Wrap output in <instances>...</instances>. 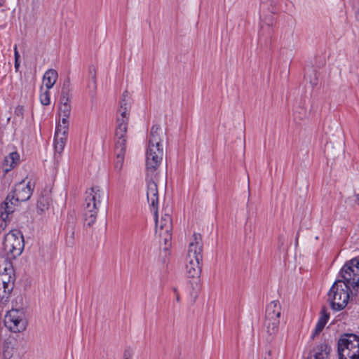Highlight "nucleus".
<instances>
[{
	"mask_svg": "<svg viewBox=\"0 0 359 359\" xmlns=\"http://www.w3.org/2000/svg\"><path fill=\"white\" fill-rule=\"evenodd\" d=\"M60 102L59 105V116H70L71 114V98L72 95L69 90L63 87L61 93Z\"/></svg>",
	"mask_w": 359,
	"mask_h": 359,
	"instance_id": "14",
	"label": "nucleus"
},
{
	"mask_svg": "<svg viewBox=\"0 0 359 359\" xmlns=\"http://www.w3.org/2000/svg\"><path fill=\"white\" fill-rule=\"evenodd\" d=\"M279 324V318H265L264 326L267 334L269 336H274L278 332Z\"/></svg>",
	"mask_w": 359,
	"mask_h": 359,
	"instance_id": "22",
	"label": "nucleus"
},
{
	"mask_svg": "<svg viewBox=\"0 0 359 359\" xmlns=\"http://www.w3.org/2000/svg\"><path fill=\"white\" fill-rule=\"evenodd\" d=\"M158 173L146 174L147 198L153 208L154 215L158 214V194L157 188Z\"/></svg>",
	"mask_w": 359,
	"mask_h": 359,
	"instance_id": "10",
	"label": "nucleus"
},
{
	"mask_svg": "<svg viewBox=\"0 0 359 359\" xmlns=\"http://www.w3.org/2000/svg\"><path fill=\"white\" fill-rule=\"evenodd\" d=\"M321 314L322 316L316 326L313 337L316 334H318L323 330L329 318V313L327 312L326 309L325 307L323 308L321 311Z\"/></svg>",
	"mask_w": 359,
	"mask_h": 359,
	"instance_id": "23",
	"label": "nucleus"
},
{
	"mask_svg": "<svg viewBox=\"0 0 359 359\" xmlns=\"http://www.w3.org/2000/svg\"><path fill=\"white\" fill-rule=\"evenodd\" d=\"M69 116H59V121L56 126V130L62 132H67L68 133L69 130Z\"/></svg>",
	"mask_w": 359,
	"mask_h": 359,
	"instance_id": "25",
	"label": "nucleus"
},
{
	"mask_svg": "<svg viewBox=\"0 0 359 359\" xmlns=\"http://www.w3.org/2000/svg\"><path fill=\"white\" fill-rule=\"evenodd\" d=\"M22 309V311H25V305L24 304V299L22 296H18L15 301L13 302V308L12 309Z\"/></svg>",
	"mask_w": 359,
	"mask_h": 359,
	"instance_id": "30",
	"label": "nucleus"
},
{
	"mask_svg": "<svg viewBox=\"0 0 359 359\" xmlns=\"http://www.w3.org/2000/svg\"><path fill=\"white\" fill-rule=\"evenodd\" d=\"M15 211L13 205H8V203H3L0 206V233L4 231L11 222L10 215Z\"/></svg>",
	"mask_w": 359,
	"mask_h": 359,
	"instance_id": "16",
	"label": "nucleus"
},
{
	"mask_svg": "<svg viewBox=\"0 0 359 359\" xmlns=\"http://www.w3.org/2000/svg\"><path fill=\"white\" fill-rule=\"evenodd\" d=\"M164 155L163 147H148L146 152V170L149 175L157 173Z\"/></svg>",
	"mask_w": 359,
	"mask_h": 359,
	"instance_id": "9",
	"label": "nucleus"
},
{
	"mask_svg": "<svg viewBox=\"0 0 359 359\" xmlns=\"http://www.w3.org/2000/svg\"><path fill=\"white\" fill-rule=\"evenodd\" d=\"M203 259V241L200 233H194L189 245L186 259V272L189 278H199Z\"/></svg>",
	"mask_w": 359,
	"mask_h": 359,
	"instance_id": "2",
	"label": "nucleus"
},
{
	"mask_svg": "<svg viewBox=\"0 0 359 359\" xmlns=\"http://www.w3.org/2000/svg\"><path fill=\"white\" fill-rule=\"evenodd\" d=\"M0 290V300L1 303L6 304L9 298L11 292L14 287V280H8V282L3 283Z\"/></svg>",
	"mask_w": 359,
	"mask_h": 359,
	"instance_id": "20",
	"label": "nucleus"
},
{
	"mask_svg": "<svg viewBox=\"0 0 359 359\" xmlns=\"http://www.w3.org/2000/svg\"><path fill=\"white\" fill-rule=\"evenodd\" d=\"M34 184L29 182L25 184L24 181L20 182L15 186L12 192L6 197L4 203H8V205H13L14 210L18 206L20 202L29 200L32 194Z\"/></svg>",
	"mask_w": 359,
	"mask_h": 359,
	"instance_id": "6",
	"label": "nucleus"
},
{
	"mask_svg": "<svg viewBox=\"0 0 359 359\" xmlns=\"http://www.w3.org/2000/svg\"><path fill=\"white\" fill-rule=\"evenodd\" d=\"M100 191L98 188L92 187L86 192V204L83 212L84 224L92 226L97 219L98 212L97 205L100 203Z\"/></svg>",
	"mask_w": 359,
	"mask_h": 359,
	"instance_id": "4",
	"label": "nucleus"
},
{
	"mask_svg": "<svg viewBox=\"0 0 359 359\" xmlns=\"http://www.w3.org/2000/svg\"><path fill=\"white\" fill-rule=\"evenodd\" d=\"M67 132L58 131L55 130V140H54V149L55 153L58 154H61L62 152L67 138Z\"/></svg>",
	"mask_w": 359,
	"mask_h": 359,
	"instance_id": "19",
	"label": "nucleus"
},
{
	"mask_svg": "<svg viewBox=\"0 0 359 359\" xmlns=\"http://www.w3.org/2000/svg\"><path fill=\"white\" fill-rule=\"evenodd\" d=\"M23 107L22 106H18L15 109V114L18 116H22L23 115Z\"/></svg>",
	"mask_w": 359,
	"mask_h": 359,
	"instance_id": "32",
	"label": "nucleus"
},
{
	"mask_svg": "<svg viewBox=\"0 0 359 359\" xmlns=\"http://www.w3.org/2000/svg\"><path fill=\"white\" fill-rule=\"evenodd\" d=\"M156 233L158 236L161 241H163L166 245L171 240V231L172 229V222L171 216L168 213L163 215L160 219L156 215Z\"/></svg>",
	"mask_w": 359,
	"mask_h": 359,
	"instance_id": "8",
	"label": "nucleus"
},
{
	"mask_svg": "<svg viewBox=\"0 0 359 359\" xmlns=\"http://www.w3.org/2000/svg\"><path fill=\"white\" fill-rule=\"evenodd\" d=\"M25 349L22 340H18L14 337H8L3 346V355L5 359H11L14 355H20Z\"/></svg>",
	"mask_w": 359,
	"mask_h": 359,
	"instance_id": "11",
	"label": "nucleus"
},
{
	"mask_svg": "<svg viewBox=\"0 0 359 359\" xmlns=\"http://www.w3.org/2000/svg\"><path fill=\"white\" fill-rule=\"evenodd\" d=\"M330 348L326 344H321L313 349L309 359H328Z\"/></svg>",
	"mask_w": 359,
	"mask_h": 359,
	"instance_id": "17",
	"label": "nucleus"
},
{
	"mask_svg": "<svg viewBox=\"0 0 359 359\" xmlns=\"http://www.w3.org/2000/svg\"><path fill=\"white\" fill-rule=\"evenodd\" d=\"M23 248V236L19 231H11L6 235L4 241V250L8 259H15L20 255Z\"/></svg>",
	"mask_w": 359,
	"mask_h": 359,
	"instance_id": "5",
	"label": "nucleus"
},
{
	"mask_svg": "<svg viewBox=\"0 0 359 359\" xmlns=\"http://www.w3.org/2000/svg\"><path fill=\"white\" fill-rule=\"evenodd\" d=\"M281 315V306L278 301L273 300L270 302L266 309V318H280Z\"/></svg>",
	"mask_w": 359,
	"mask_h": 359,
	"instance_id": "18",
	"label": "nucleus"
},
{
	"mask_svg": "<svg viewBox=\"0 0 359 359\" xmlns=\"http://www.w3.org/2000/svg\"><path fill=\"white\" fill-rule=\"evenodd\" d=\"M128 109L123 108L119 109L118 111L121 117L117 118V126L116 129L115 135L116 138H126V134L127 132V125L128 121Z\"/></svg>",
	"mask_w": 359,
	"mask_h": 359,
	"instance_id": "15",
	"label": "nucleus"
},
{
	"mask_svg": "<svg viewBox=\"0 0 359 359\" xmlns=\"http://www.w3.org/2000/svg\"><path fill=\"white\" fill-rule=\"evenodd\" d=\"M180 295H179V294H178V293H177V294H176V300H177V302H180Z\"/></svg>",
	"mask_w": 359,
	"mask_h": 359,
	"instance_id": "35",
	"label": "nucleus"
},
{
	"mask_svg": "<svg viewBox=\"0 0 359 359\" xmlns=\"http://www.w3.org/2000/svg\"><path fill=\"white\" fill-rule=\"evenodd\" d=\"M89 78L90 83L88 84V87L92 89L93 92L95 91L97 88L96 83V71L93 67H90L89 69Z\"/></svg>",
	"mask_w": 359,
	"mask_h": 359,
	"instance_id": "27",
	"label": "nucleus"
},
{
	"mask_svg": "<svg viewBox=\"0 0 359 359\" xmlns=\"http://www.w3.org/2000/svg\"><path fill=\"white\" fill-rule=\"evenodd\" d=\"M125 359H128L127 358H125Z\"/></svg>",
	"mask_w": 359,
	"mask_h": 359,
	"instance_id": "38",
	"label": "nucleus"
},
{
	"mask_svg": "<svg viewBox=\"0 0 359 359\" xmlns=\"http://www.w3.org/2000/svg\"><path fill=\"white\" fill-rule=\"evenodd\" d=\"M339 359H359V337L355 334H344L338 340Z\"/></svg>",
	"mask_w": 359,
	"mask_h": 359,
	"instance_id": "3",
	"label": "nucleus"
},
{
	"mask_svg": "<svg viewBox=\"0 0 359 359\" xmlns=\"http://www.w3.org/2000/svg\"><path fill=\"white\" fill-rule=\"evenodd\" d=\"M8 265V267L6 266L4 268V272L0 275V289L1 288V284H3V283H5V282H8V280H14V278L12 276L13 269L10 264Z\"/></svg>",
	"mask_w": 359,
	"mask_h": 359,
	"instance_id": "24",
	"label": "nucleus"
},
{
	"mask_svg": "<svg viewBox=\"0 0 359 359\" xmlns=\"http://www.w3.org/2000/svg\"><path fill=\"white\" fill-rule=\"evenodd\" d=\"M357 201H358V205H359V194H358V196H357Z\"/></svg>",
	"mask_w": 359,
	"mask_h": 359,
	"instance_id": "36",
	"label": "nucleus"
},
{
	"mask_svg": "<svg viewBox=\"0 0 359 359\" xmlns=\"http://www.w3.org/2000/svg\"><path fill=\"white\" fill-rule=\"evenodd\" d=\"M18 66H19L18 60H15V68L18 69Z\"/></svg>",
	"mask_w": 359,
	"mask_h": 359,
	"instance_id": "34",
	"label": "nucleus"
},
{
	"mask_svg": "<svg viewBox=\"0 0 359 359\" xmlns=\"http://www.w3.org/2000/svg\"><path fill=\"white\" fill-rule=\"evenodd\" d=\"M130 103L128 102V93L125 91L123 93L122 99L120 102V109L126 108L130 109Z\"/></svg>",
	"mask_w": 359,
	"mask_h": 359,
	"instance_id": "31",
	"label": "nucleus"
},
{
	"mask_svg": "<svg viewBox=\"0 0 359 359\" xmlns=\"http://www.w3.org/2000/svg\"><path fill=\"white\" fill-rule=\"evenodd\" d=\"M173 291H174V292H175V294L178 293V292H177V289H176V288H174V289H173Z\"/></svg>",
	"mask_w": 359,
	"mask_h": 359,
	"instance_id": "37",
	"label": "nucleus"
},
{
	"mask_svg": "<svg viewBox=\"0 0 359 359\" xmlns=\"http://www.w3.org/2000/svg\"><path fill=\"white\" fill-rule=\"evenodd\" d=\"M340 274L342 280H336L328 292L331 307L334 311L346 306L350 292L359 293V259L353 258L346 262Z\"/></svg>",
	"mask_w": 359,
	"mask_h": 359,
	"instance_id": "1",
	"label": "nucleus"
},
{
	"mask_svg": "<svg viewBox=\"0 0 359 359\" xmlns=\"http://www.w3.org/2000/svg\"><path fill=\"white\" fill-rule=\"evenodd\" d=\"M58 74L56 70L50 69L47 70L43 77V82L47 89H50L53 87L57 81Z\"/></svg>",
	"mask_w": 359,
	"mask_h": 359,
	"instance_id": "21",
	"label": "nucleus"
},
{
	"mask_svg": "<svg viewBox=\"0 0 359 359\" xmlns=\"http://www.w3.org/2000/svg\"><path fill=\"white\" fill-rule=\"evenodd\" d=\"M126 138H116L115 147V154L116 158L114 164V168L118 172H121L123 166L124 156L126 152Z\"/></svg>",
	"mask_w": 359,
	"mask_h": 359,
	"instance_id": "13",
	"label": "nucleus"
},
{
	"mask_svg": "<svg viewBox=\"0 0 359 359\" xmlns=\"http://www.w3.org/2000/svg\"><path fill=\"white\" fill-rule=\"evenodd\" d=\"M5 326L11 332L17 333L24 331L27 327L25 312L22 309H12L4 318Z\"/></svg>",
	"mask_w": 359,
	"mask_h": 359,
	"instance_id": "7",
	"label": "nucleus"
},
{
	"mask_svg": "<svg viewBox=\"0 0 359 359\" xmlns=\"http://www.w3.org/2000/svg\"><path fill=\"white\" fill-rule=\"evenodd\" d=\"M165 130L158 125L153 126L148 143V147H163V142L166 140Z\"/></svg>",
	"mask_w": 359,
	"mask_h": 359,
	"instance_id": "12",
	"label": "nucleus"
},
{
	"mask_svg": "<svg viewBox=\"0 0 359 359\" xmlns=\"http://www.w3.org/2000/svg\"><path fill=\"white\" fill-rule=\"evenodd\" d=\"M20 57V55L17 50V46L15 47V60H18Z\"/></svg>",
	"mask_w": 359,
	"mask_h": 359,
	"instance_id": "33",
	"label": "nucleus"
},
{
	"mask_svg": "<svg viewBox=\"0 0 359 359\" xmlns=\"http://www.w3.org/2000/svg\"><path fill=\"white\" fill-rule=\"evenodd\" d=\"M50 89H46L44 92H41L40 95V102L43 105L47 106L50 104Z\"/></svg>",
	"mask_w": 359,
	"mask_h": 359,
	"instance_id": "29",
	"label": "nucleus"
},
{
	"mask_svg": "<svg viewBox=\"0 0 359 359\" xmlns=\"http://www.w3.org/2000/svg\"><path fill=\"white\" fill-rule=\"evenodd\" d=\"M19 154L17 152H12L5 158V163L11 168H13L16 164L17 161L19 160Z\"/></svg>",
	"mask_w": 359,
	"mask_h": 359,
	"instance_id": "28",
	"label": "nucleus"
},
{
	"mask_svg": "<svg viewBox=\"0 0 359 359\" xmlns=\"http://www.w3.org/2000/svg\"><path fill=\"white\" fill-rule=\"evenodd\" d=\"M49 205L50 200L48 197L41 195L37 202V210L43 212L48 209Z\"/></svg>",
	"mask_w": 359,
	"mask_h": 359,
	"instance_id": "26",
	"label": "nucleus"
}]
</instances>
